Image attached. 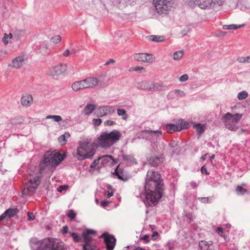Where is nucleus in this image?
<instances>
[{"instance_id":"nucleus-25","label":"nucleus","mask_w":250,"mask_h":250,"mask_svg":"<svg viewBox=\"0 0 250 250\" xmlns=\"http://www.w3.org/2000/svg\"><path fill=\"white\" fill-rule=\"evenodd\" d=\"M19 210L17 208H9L5 210L3 214L6 220L16 215Z\"/></svg>"},{"instance_id":"nucleus-33","label":"nucleus","mask_w":250,"mask_h":250,"mask_svg":"<svg viewBox=\"0 0 250 250\" xmlns=\"http://www.w3.org/2000/svg\"><path fill=\"white\" fill-rule=\"evenodd\" d=\"M194 128H196L197 130L198 138L202 133H203L205 129V126L199 124L195 125H194Z\"/></svg>"},{"instance_id":"nucleus-47","label":"nucleus","mask_w":250,"mask_h":250,"mask_svg":"<svg viewBox=\"0 0 250 250\" xmlns=\"http://www.w3.org/2000/svg\"><path fill=\"white\" fill-rule=\"evenodd\" d=\"M92 122L94 125L99 126L101 124V123L102 122V120L100 118L93 119L92 120Z\"/></svg>"},{"instance_id":"nucleus-61","label":"nucleus","mask_w":250,"mask_h":250,"mask_svg":"<svg viewBox=\"0 0 250 250\" xmlns=\"http://www.w3.org/2000/svg\"><path fill=\"white\" fill-rule=\"evenodd\" d=\"M201 171L202 174H204L206 175H208V173L207 171V168L205 167V166H203L201 167Z\"/></svg>"},{"instance_id":"nucleus-40","label":"nucleus","mask_w":250,"mask_h":250,"mask_svg":"<svg viewBox=\"0 0 250 250\" xmlns=\"http://www.w3.org/2000/svg\"><path fill=\"white\" fill-rule=\"evenodd\" d=\"M183 55V50L176 51L173 54V59L175 60H179L182 57Z\"/></svg>"},{"instance_id":"nucleus-23","label":"nucleus","mask_w":250,"mask_h":250,"mask_svg":"<svg viewBox=\"0 0 250 250\" xmlns=\"http://www.w3.org/2000/svg\"><path fill=\"white\" fill-rule=\"evenodd\" d=\"M113 174L116 175L118 179L124 181H126L128 179V176L124 174V170L119 168V165L117 167Z\"/></svg>"},{"instance_id":"nucleus-32","label":"nucleus","mask_w":250,"mask_h":250,"mask_svg":"<svg viewBox=\"0 0 250 250\" xmlns=\"http://www.w3.org/2000/svg\"><path fill=\"white\" fill-rule=\"evenodd\" d=\"M244 26V24L224 25L223 28L225 30H235Z\"/></svg>"},{"instance_id":"nucleus-59","label":"nucleus","mask_w":250,"mask_h":250,"mask_svg":"<svg viewBox=\"0 0 250 250\" xmlns=\"http://www.w3.org/2000/svg\"><path fill=\"white\" fill-rule=\"evenodd\" d=\"M109 202L106 200H104L101 202V205L102 207H105L109 204Z\"/></svg>"},{"instance_id":"nucleus-17","label":"nucleus","mask_w":250,"mask_h":250,"mask_svg":"<svg viewBox=\"0 0 250 250\" xmlns=\"http://www.w3.org/2000/svg\"><path fill=\"white\" fill-rule=\"evenodd\" d=\"M160 180H162L161 175L155 171L150 170L147 172L145 182L154 180L160 181Z\"/></svg>"},{"instance_id":"nucleus-31","label":"nucleus","mask_w":250,"mask_h":250,"mask_svg":"<svg viewBox=\"0 0 250 250\" xmlns=\"http://www.w3.org/2000/svg\"><path fill=\"white\" fill-rule=\"evenodd\" d=\"M147 38L149 41L152 42H161L164 40V37L162 36L150 35Z\"/></svg>"},{"instance_id":"nucleus-58","label":"nucleus","mask_w":250,"mask_h":250,"mask_svg":"<svg viewBox=\"0 0 250 250\" xmlns=\"http://www.w3.org/2000/svg\"><path fill=\"white\" fill-rule=\"evenodd\" d=\"M225 0H214V2L217 5L221 6L223 4Z\"/></svg>"},{"instance_id":"nucleus-56","label":"nucleus","mask_w":250,"mask_h":250,"mask_svg":"<svg viewBox=\"0 0 250 250\" xmlns=\"http://www.w3.org/2000/svg\"><path fill=\"white\" fill-rule=\"evenodd\" d=\"M175 93L180 97H183L185 95L184 92L181 90H176Z\"/></svg>"},{"instance_id":"nucleus-6","label":"nucleus","mask_w":250,"mask_h":250,"mask_svg":"<svg viewBox=\"0 0 250 250\" xmlns=\"http://www.w3.org/2000/svg\"><path fill=\"white\" fill-rule=\"evenodd\" d=\"M242 117V114L237 113L233 115L228 112L223 116V123L226 127L230 130L236 131L238 129L236 125Z\"/></svg>"},{"instance_id":"nucleus-27","label":"nucleus","mask_w":250,"mask_h":250,"mask_svg":"<svg viewBox=\"0 0 250 250\" xmlns=\"http://www.w3.org/2000/svg\"><path fill=\"white\" fill-rule=\"evenodd\" d=\"M25 34V30L22 29H16L13 32V40L18 41Z\"/></svg>"},{"instance_id":"nucleus-11","label":"nucleus","mask_w":250,"mask_h":250,"mask_svg":"<svg viewBox=\"0 0 250 250\" xmlns=\"http://www.w3.org/2000/svg\"><path fill=\"white\" fill-rule=\"evenodd\" d=\"M96 231L93 229H86L83 232L82 236L83 238L84 244L83 245V250H87L90 249L92 247L91 243V237L89 235L90 234H95Z\"/></svg>"},{"instance_id":"nucleus-51","label":"nucleus","mask_w":250,"mask_h":250,"mask_svg":"<svg viewBox=\"0 0 250 250\" xmlns=\"http://www.w3.org/2000/svg\"><path fill=\"white\" fill-rule=\"evenodd\" d=\"M167 131L170 133H172L174 132V128L173 126V124H168L167 125Z\"/></svg>"},{"instance_id":"nucleus-54","label":"nucleus","mask_w":250,"mask_h":250,"mask_svg":"<svg viewBox=\"0 0 250 250\" xmlns=\"http://www.w3.org/2000/svg\"><path fill=\"white\" fill-rule=\"evenodd\" d=\"M188 79V74H184L179 78V81L182 82L187 81Z\"/></svg>"},{"instance_id":"nucleus-9","label":"nucleus","mask_w":250,"mask_h":250,"mask_svg":"<svg viewBox=\"0 0 250 250\" xmlns=\"http://www.w3.org/2000/svg\"><path fill=\"white\" fill-rule=\"evenodd\" d=\"M40 184V176H36L33 178H31L28 182L25 183V188L23 189L21 192L22 195H27L29 192L35 193Z\"/></svg>"},{"instance_id":"nucleus-43","label":"nucleus","mask_w":250,"mask_h":250,"mask_svg":"<svg viewBox=\"0 0 250 250\" xmlns=\"http://www.w3.org/2000/svg\"><path fill=\"white\" fill-rule=\"evenodd\" d=\"M122 157L124 160L130 162H133L135 161V158L132 155L123 154Z\"/></svg>"},{"instance_id":"nucleus-13","label":"nucleus","mask_w":250,"mask_h":250,"mask_svg":"<svg viewBox=\"0 0 250 250\" xmlns=\"http://www.w3.org/2000/svg\"><path fill=\"white\" fill-rule=\"evenodd\" d=\"M134 59L139 62L152 63L155 60V57L152 54L137 53L134 55Z\"/></svg>"},{"instance_id":"nucleus-24","label":"nucleus","mask_w":250,"mask_h":250,"mask_svg":"<svg viewBox=\"0 0 250 250\" xmlns=\"http://www.w3.org/2000/svg\"><path fill=\"white\" fill-rule=\"evenodd\" d=\"M162 162V158L157 156H153L148 159V163L151 166L157 167L159 164Z\"/></svg>"},{"instance_id":"nucleus-3","label":"nucleus","mask_w":250,"mask_h":250,"mask_svg":"<svg viewBox=\"0 0 250 250\" xmlns=\"http://www.w3.org/2000/svg\"><path fill=\"white\" fill-rule=\"evenodd\" d=\"M121 136L122 133L116 129L110 132L104 131L97 138L95 144L100 147L107 148L118 141Z\"/></svg>"},{"instance_id":"nucleus-41","label":"nucleus","mask_w":250,"mask_h":250,"mask_svg":"<svg viewBox=\"0 0 250 250\" xmlns=\"http://www.w3.org/2000/svg\"><path fill=\"white\" fill-rule=\"evenodd\" d=\"M71 236L73 238L75 242H79L81 241V237L77 233L70 232Z\"/></svg>"},{"instance_id":"nucleus-30","label":"nucleus","mask_w":250,"mask_h":250,"mask_svg":"<svg viewBox=\"0 0 250 250\" xmlns=\"http://www.w3.org/2000/svg\"><path fill=\"white\" fill-rule=\"evenodd\" d=\"M13 33H10L9 34L4 33L2 38V42L5 44H7L8 43L12 42L11 40H13Z\"/></svg>"},{"instance_id":"nucleus-8","label":"nucleus","mask_w":250,"mask_h":250,"mask_svg":"<svg viewBox=\"0 0 250 250\" xmlns=\"http://www.w3.org/2000/svg\"><path fill=\"white\" fill-rule=\"evenodd\" d=\"M153 4L159 14L167 13L172 7L171 0H153Z\"/></svg>"},{"instance_id":"nucleus-55","label":"nucleus","mask_w":250,"mask_h":250,"mask_svg":"<svg viewBox=\"0 0 250 250\" xmlns=\"http://www.w3.org/2000/svg\"><path fill=\"white\" fill-rule=\"evenodd\" d=\"M199 246L201 247V248L202 249L204 248V246L205 247L204 249L206 250V249H208V244H207V242L205 241H201L199 243Z\"/></svg>"},{"instance_id":"nucleus-28","label":"nucleus","mask_w":250,"mask_h":250,"mask_svg":"<svg viewBox=\"0 0 250 250\" xmlns=\"http://www.w3.org/2000/svg\"><path fill=\"white\" fill-rule=\"evenodd\" d=\"M70 136L68 132H65L64 134L61 135L59 138L58 141L61 145H65L67 142V139Z\"/></svg>"},{"instance_id":"nucleus-44","label":"nucleus","mask_w":250,"mask_h":250,"mask_svg":"<svg viewBox=\"0 0 250 250\" xmlns=\"http://www.w3.org/2000/svg\"><path fill=\"white\" fill-rule=\"evenodd\" d=\"M67 216L72 220H74L76 217V214L72 209L69 210L67 213Z\"/></svg>"},{"instance_id":"nucleus-50","label":"nucleus","mask_w":250,"mask_h":250,"mask_svg":"<svg viewBox=\"0 0 250 250\" xmlns=\"http://www.w3.org/2000/svg\"><path fill=\"white\" fill-rule=\"evenodd\" d=\"M116 124L115 121H111L110 120H107L104 122V126H111Z\"/></svg>"},{"instance_id":"nucleus-48","label":"nucleus","mask_w":250,"mask_h":250,"mask_svg":"<svg viewBox=\"0 0 250 250\" xmlns=\"http://www.w3.org/2000/svg\"><path fill=\"white\" fill-rule=\"evenodd\" d=\"M173 126L174 128V132L180 131L182 129V127H181V125H180L179 122L177 124H173Z\"/></svg>"},{"instance_id":"nucleus-26","label":"nucleus","mask_w":250,"mask_h":250,"mask_svg":"<svg viewBox=\"0 0 250 250\" xmlns=\"http://www.w3.org/2000/svg\"><path fill=\"white\" fill-rule=\"evenodd\" d=\"M169 146L170 147L174 148V149L172 151V154H179L181 151V148L179 146V142L176 141H172L169 144Z\"/></svg>"},{"instance_id":"nucleus-2","label":"nucleus","mask_w":250,"mask_h":250,"mask_svg":"<svg viewBox=\"0 0 250 250\" xmlns=\"http://www.w3.org/2000/svg\"><path fill=\"white\" fill-rule=\"evenodd\" d=\"M30 243L32 250H65L64 243L54 238L38 240L33 238L30 240Z\"/></svg>"},{"instance_id":"nucleus-1","label":"nucleus","mask_w":250,"mask_h":250,"mask_svg":"<svg viewBox=\"0 0 250 250\" xmlns=\"http://www.w3.org/2000/svg\"><path fill=\"white\" fill-rule=\"evenodd\" d=\"M145 194L140 193L139 196L143 198L145 196L144 202L147 207L156 206L161 198L164 190V183L162 180L145 182Z\"/></svg>"},{"instance_id":"nucleus-62","label":"nucleus","mask_w":250,"mask_h":250,"mask_svg":"<svg viewBox=\"0 0 250 250\" xmlns=\"http://www.w3.org/2000/svg\"><path fill=\"white\" fill-rule=\"evenodd\" d=\"M142 239L144 240L146 242L148 243L149 242V236L147 234L145 235Z\"/></svg>"},{"instance_id":"nucleus-46","label":"nucleus","mask_w":250,"mask_h":250,"mask_svg":"<svg viewBox=\"0 0 250 250\" xmlns=\"http://www.w3.org/2000/svg\"><path fill=\"white\" fill-rule=\"evenodd\" d=\"M180 125H181V127L183 129H187L188 127L189 124L186 121H183V120L179 121Z\"/></svg>"},{"instance_id":"nucleus-29","label":"nucleus","mask_w":250,"mask_h":250,"mask_svg":"<svg viewBox=\"0 0 250 250\" xmlns=\"http://www.w3.org/2000/svg\"><path fill=\"white\" fill-rule=\"evenodd\" d=\"M95 109V105L93 104H87L84 108L83 111L85 115L91 114Z\"/></svg>"},{"instance_id":"nucleus-34","label":"nucleus","mask_w":250,"mask_h":250,"mask_svg":"<svg viewBox=\"0 0 250 250\" xmlns=\"http://www.w3.org/2000/svg\"><path fill=\"white\" fill-rule=\"evenodd\" d=\"M163 85L159 83H155L151 82V86L150 91H157L162 89Z\"/></svg>"},{"instance_id":"nucleus-20","label":"nucleus","mask_w":250,"mask_h":250,"mask_svg":"<svg viewBox=\"0 0 250 250\" xmlns=\"http://www.w3.org/2000/svg\"><path fill=\"white\" fill-rule=\"evenodd\" d=\"M100 161L102 165L103 166L109 164L110 165H113L115 164V160L111 155H104L99 158Z\"/></svg>"},{"instance_id":"nucleus-19","label":"nucleus","mask_w":250,"mask_h":250,"mask_svg":"<svg viewBox=\"0 0 250 250\" xmlns=\"http://www.w3.org/2000/svg\"><path fill=\"white\" fill-rule=\"evenodd\" d=\"M26 62V59L23 56H18L15 58L12 62V66L16 68L22 66Z\"/></svg>"},{"instance_id":"nucleus-37","label":"nucleus","mask_w":250,"mask_h":250,"mask_svg":"<svg viewBox=\"0 0 250 250\" xmlns=\"http://www.w3.org/2000/svg\"><path fill=\"white\" fill-rule=\"evenodd\" d=\"M236 192L237 195H244L248 193V191L246 189L243 188L241 186H237L236 188Z\"/></svg>"},{"instance_id":"nucleus-36","label":"nucleus","mask_w":250,"mask_h":250,"mask_svg":"<svg viewBox=\"0 0 250 250\" xmlns=\"http://www.w3.org/2000/svg\"><path fill=\"white\" fill-rule=\"evenodd\" d=\"M40 52L42 53L43 55H47L49 54V52L48 51V46L46 44H44L42 45L40 47Z\"/></svg>"},{"instance_id":"nucleus-18","label":"nucleus","mask_w":250,"mask_h":250,"mask_svg":"<svg viewBox=\"0 0 250 250\" xmlns=\"http://www.w3.org/2000/svg\"><path fill=\"white\" fill-rule=\"evenodd\" d=\"M151 81H142L137 82L135 83V86L138 89L150 91L151 86Z\"/></svg>"},{"instance_id":"nucleus-5","label":"nucleus","mask_w":250,"mask_h":250,"mask_svg":"<svg viewBox=\"0 0 250 250\" xmlns=\"http://www.w3.org/2000/svg\"><path fill=\"white\" fill-rule=\"evenodd\" d=\"M95 154V150L93 147L89 145V143L86 141H80L79 146L77 148L76 153L73 155L80 160L91 158Z\"/></svg>"},{"instance_id":"nucleus-39","label":"nucleus","mask_w":250,"mask_h":250,"mask_svg":"<svg viewBox=\"0 0 250 250\" xmlns=\"http://www.w3.org/2000/svg\"><path fill=\"white\" fill-rule=\"evenodd\" d=\"M46 119H52L55 122H59L62 120V118L61 116L59 115H47L46 116Z\"/></svg>"},{"instance_id":"nucleus-60","label":"nucleus","mask_w":250,"mask_h":250,"mask_svg":"<svg viewBox=\"0 0 250 250\" xmlns=\"http://www.w3.org/2000/svg\"><path fill=\"white\" fill-rule=\"evenodd\" d=\"M115 63V61L114 59H110L109 61L105 63L104 65L106 66L109 65L110 64H114Z\"/></svg>"},{"instance_id":"nucleus-12","label":"nucleus","mask_w":250,"mask_h":250,"mask_svg":"<svg viewBox=\"0 0 250 250\" xmlns=\"http://www.w3.org/2000/svg\"><path fill=\"white\" fill-rule=\"evenodd\" d=\"M104 239L107 250H113L116 245V239L114 236L107 232L104 233L101 236Z\"/></svg>"},{"instance_id":"nucleus-63","label":"nucleus","mask_w":250,"mask_h":250,"mask_svg":"<svg viewBox=\"0 0 250 250\" xmlns=\"http://www.w3.org/2000/svg\"><path fill=\"white\" fill-rule=\"evenodd\" d=\"M68 227L66 226L63 227L62 232L63 234H65L68 232Z\"/></svg>"},{"instance_id":"nucleus-49","label":"nucleus","mask_w":250,"mask_h":250,"mask_svg":"<svg viewBox=\"0 0 250 250\" xmlns=\"http://www.w3.org/2000/svg\"><path fill=\"white\" fill-rule=\"evenodd\" d=\"M250 57H242L238 59V61L240 62H250Z\"/></svg>"},{"instance_id":"nucleus-22","label":"nucleus","mask_w":250,"mask_h":250,"mask_svg":"<svg viewBox=\"0 0 250 250\" xmlns=\"http://www.w3.org/2000/svg\"><path fill=\"white\" fill-rule=\"evenodd\" d=\"M71 88L75 92L85 89L83 80L74 82L71 85Z\"/></svg>"},{"instance_id":"nucleus-7","label":"nucleus","mask_w":250,"mask_h":250,"mask_svg":"<svg viewBox=\"0 0 250 250\" xmlns=\"http://www.w3.org/2000/svg\"><path fill=\"white\" fill-rule=\"evenodd\" d=\"M144 135L146 139L150 142L154 149L157 147V144L160 140L162 136L161 131L146 130L144 131Z\"/></svg>"},{"instance_id":"nucleus-53","label":"nucleus","mask_w":250,"mask_h":250,"mask_svg":"<svg viewBox=\"0 0 250 250\" xmlns=\"http://www.w3.org/2000/svg\"><path fill=\"white\" fill-rule=\"evenodd\" d=\"M68 188V185H62V186H60V187H59V188H58V191L59 192H62L63 190H66V189H67Z\"/></svg>"},{"instance_id":"nucleus-45","label":"nucleus","mask_w":250,"mask_h":250,"mask_svg":"<svg viewBox=\"0 0 250 250\" xmlns=\"http://www.w3.org/2000/svg\"><path fill=\"white\" fill-rule=\"evenodd\" d=\"M198 200L203 203H210L212 200L211 197H199Z\"/></svg>"},{"instance_id":"nucleus-42","label":"nucleus","mask_w":250,"mask_h":250,"mask_svg":"<svg viewBox=\"0 0 250 250\" xmlns=\"http://www.w3.org/2000/svg\"><path fill=\"white\" fill-rule=\"evenodd\" d=\"M248 96V94L245 91H243L238 93L237 95V98L239 100H244L247 98Z\"/></svg>"},{"instance_id":"nucleus-35","label":"nucleus","mask_w":250,"mask_h":250,"mask_svg":"<svg viewBox=\"0 0 250 250\" xmlns=\"http://www.w3.org/2000/svg\"><path fill=\"white\" fill-rule=\"evenodd\" d=\"M117 114L119 116H122V119L124 120H126L128 118V115L126 111L124 109H118L117 110Z\"/></svg>"},{"instance_id":"nucleus-38","label":"nucleus","mask_w":250,"mask_h":250,"mask_svg":"<svg viewBox=\"0 0 250 250\" xmlns=\"http://www.w3.org/2000/svg\"><path fill=\"white\" fill-rule=\"evenodd\" d=\"M99 162H100V159L99 158L98 159H96V160H94L93 161V162L91 163V164L90 166V169H89V172L91 174H93L94 173L93 168H94L95 167H97V166L99 163Z\"/></svg>"},{"instance_id":"nucleus-52","label":"nucleus","mask_w":250,"mask_h":250,"mask_svg":"<svg viewBox=\"0 0 250 250\" xmlns=\"http://www.w3.org/2000/svg\"><path fill=\"white\" fill-rule=\"evenodd\" d=\"M51 40L54 43H57L61 42V37L60 36H56L52 38Z\"/></svg>"},{"instance_id":"nucleus-21","label":"nucleus","mask_w":250,"mask_h":250,"mask_svg":"<svg viewBox=\"0 0 250 250\" xmlns=\"http://www.w3.org/2000/svg\"><path fill=\"white\" fill-rule=\"evenodd\" d=\"M32 103L33 98L31 95L25 94L21 97V104L23 106H29L32 104Z\"/></svg>"},{"instance_id":"nucleus-15","label":"nucleus","mask_w":250,"mask_h":250,"mask_svg":"<svg viewBox=\"0 0 250 250\" xmlns=\"http://www.w3.org/2000/svg\"><path fill=\"white\" fill-rule=\"evenodd\" d=\"M193 1L201 9L214 8L215 5H217L214 2V0H193Z\"/></svg>"},{"instance_id":"nucleus-14","label":"nucleus","mask_w":250,"mask_h":250,"mask_svg":"<svg viewBox=\"0 0 250 250\" xmlns=\"http://www.w3.org/2000/svg\"><path fill=\"white\" fill-rule=\"evenodd\" d=\"M115 112V108L114 106L106 105L99 107L96 111V113L97 117H102L108 115H111Z\"/></svg>"},{"instance_id":"nucleus-4","label":"nucleus","mask_w":250,"mask_h":250,"mask_svg":"<svg viewBox=\"0 0 250 250\" xmlns=\"http://www.w3.org/2000/svg\"><path fill=\"white\" fill-rule=\"evenodd\" d=\"M65 157V154L62 155L56 151L46 152L44 155L43 159L40 163V172L42 173L47 167H50V168L55 167Z\"/></svg>"},{"instance_id":"nucleus-16","label":"nucleus","mask_w":250,"mask_h":250,"mask_svg":"<svg viewBox=\"0 0 250 250\" xmlns=\"http://www.w3.org/2000/svg\"><path fill=\"white\" fill-rule=\"evenodd\" d=\"M83 80L85 89L94 88L99 85V81L96 78L90 77Z\"/></svg>"},{"instance_id":"nucleus-10","label":"nucleus","mask_w":250,"mask_h":250,"mask_svg":"<svg viewBox=\"0 0 250 250\" xmlns=\"http://www.w3.org/2000/svg\"><path fill=\"white\" fill-rule=\"evenodd\" d=\"M67 68L66 63H59L50 67L47 71V74L53 78L57 77L64 73Z\"/></svg>"},{"instance_id":"nucleus-57","label":"nucleus","mask_w":250,"mask_h":250,"mask_svg":"<svg viewBox=\"0 0 250 250\" xmlns=\"http://www.w3.org/2000/svg\"><path fill=\"white\" fill-rule=\"evenodd\" d=\"M28 220L29 221H32L35 219V216L33 212H28Z\"/></svg>"},{"instance_id":"nucleus-64","label":"nucleus","mask_w":250,"mask_h":250,"mask_svg":"<svg viewBox=\"0 0 250 250\" xmlns=\"http://www.w3.org/2000/svg\"><path fill=\"white\" fill-rule=\"evenodd\" d=\"M70 51L69 49H66L63 53V55L65 57H68L70 55Z\"/></svg>"}]
</instances>
